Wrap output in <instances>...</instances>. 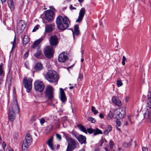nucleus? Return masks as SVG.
<instances>
[{
    "instance_id": "nucleus-54",
    "label": "nucleus",
    "mask_w": 151,
    "mask_h": 151,
    "mask_svg": "<svg viewBox=\"0 0 151 151\" xmlns=\"http://www.w3.org/2000/svg\"><path fill=\"white\" fill-rule=\"evenodd\" d=\"M6 143H5V142H4L3 143L2 146H3V148L4 149H5V148L6 147Z\"/></svg>"
},
{
    "instance_id": "nucleus-7",
    "label": "nucleus",
    "mask_w": 151,
    "mask_h": 151,
    "mask_svg": "<svg viewBox=\"0 0 151 151\" xmlns=\"http://www.w3.org/2000/svg\"><path fill=\"white\" fill-rule=\"evenodd\" d=\"M53 90L54 89L52 86L48 85L47 86L45 93L49 99H52L53 97Z\"/></svg>"
},
{
    "instance_id": "nucleus-17",
    "label": "nucleus",
    "mask_w": 151,
    "mask_h": 151,
    "mask_svg": "<svg viewBox=\"0 0 151 151\" xmlns=\"http://www.w3.org/2000/svg\"><path fill=\"white\" fill-rule=\"evenodd\" d=\"M67 59V56L65 52L60 54L58 57V60L60 62H64Z\"/></svg>"
},
{
    "instance_id": "nucleus-13",
    "label": "nucleus",
    "mask_w": 151,
    "mask_h": 151,
    "mask_svg": "<svg viewBox=\"0 0 151 151\" xmlns=\"http://www.w3.org/2000/svg\"><path fill=\"white\" fill-rule=\"evenodd\" d=\"M50 44L52 46H56L58 43V38L55 35L51 36L50 38Z\"/></svg>"
},
{
    "instance_id": "nucleus-42",
    "label": "nucleus",
    "mask_w": 151,
    "mask_h": 151,
    "mask_svg": "<svg viewBox=\"0 0 151 151\" xmlns=\"http://www.w3.org/2000/svg\"><path fill=\"white\" fill-rule=\"evenodd\" d=\"M116 125L117 126L119 127L120 126L121 123L120 121L118 119H117L116 121Z\"/></svg>"
},
{
    "instance_id": "nucleus-56",
    "label": "nucleus",
    "mask_w": 151,
    "mask_h": 151,
    "mask_svg": "<svg viewBox=\"0 0 151 151\" xmlns=\"http://www.w3.org/2000/svg\"><path fill=\"white\" fill-rule=\"evenodd\" d=\"M99 116L101 118H103L104 117L102 113H100L99 114Z\"/></svg>"
},
{
    "instance_id": "nucleus-28",
    "label": "nucleus",
    "mask_w": 151,
    "mask_h": 151,
    "mask_svg": "<svg viewBox=\"0 0 151 151\" xmlns=\"http://www.w3.org/2000/svg\"><path fill=\"white\" fill-rule=\"evenodd\" d=\"M52 141H53V138H50L48 140L47 142V144L51 148V149L52 150H54V148L53 147V143H52Z\"/></svg>"
},
{
    "instance_id": "nucleus-50",
    "label": "nucleus",
    "mask_w": 151,
    "mask_h": 151,
    "mask_svg": "<svg viewBox=\"0 0 151 151\" xmlns=\"http://www.w3.org/2000/svg\"><path fill=\"white\" fill-rule=\"evenodd\" d=\"M109 132L106 129L104 132V134L105 135H107Z\"/></svg>"
},
{
    "instance_id": "nucleus-57",
    "label": "nucleus",
    "mask_w": 151,
    "mask_h": 151,
    "mask_svg": "<svg viewBox=\"0 0 151 151\" xmlns=\"http://www.w3.org/2000/svg\"><path fill=\"white\" fill-rule=\"evenodd\" d=\"M93 151H99V148H96Z\"/></svg>"
},
{
    "instance_id": "nucleus-39",
    "label": "nucleus",
    "mask_w": 151,
    "mask_h": 151,
    "mask_svg": "<svg viewBox=\"0 0 151 151\" xmlns=\"http://www.w3.org/2000/svg\"><path fill=\"white\" fill-rule=\"evenodd\" d=\"M87 132H88L89 134H92L94 132V129H92L91 128H88L87 129Z\"/></svg>"
},
{
    "instance_id": "nucleus-2",
    "label": "nucleus",
    "mask_w": 151,
    "mask_h": 151,
    "mask_svg": "<svg viewBox=\"0 0 151 151\" xmlns=\"http://www.w3.org/2000/svg\"><path fill=\"white\" fill-rule=\"evenodd\" d=\"M45 78L49 82L57 84L59 78L57 72L53 70H49L45 75Z\"/></svg>"
},
{
    "instance_id": "nucleus-5",
    "label": "nucleus",
    "mask_w": 151,
    "mask_h": 151,
    "mask_svg": "<svg viewBox=\"0 0 151 151\" xmlns=\"http://www.w3.org/2000/svg\"><path fill=\"white\" fill-rule=\"evenodd\" d=\"M32 79L28 78L27 77H24L23 79V82L25 88L26 89V91L29 92L32 88Z\"/></svg>"
},
{
    "instance_id": "nucleus-1",
    "label": "nucleus",
    "mask_w": 151,
    "mask_h": 151,
    "mask_svg": "<svg viewBox=\"0 0 151 151\" xmlns=\"http://www.w3.org/2000/svg\"><path fill=\"white\" fill-rule=\"evenodd\" d=\"M56 24L58 28L60 30H65L69 27L70 21L67 17H63L61 16L58 17L56 19Z\"/></svg>"
},
{
    "instance_id": "nucleus-63",
    "label": "nucleus",
    "mask_w": 151,
    "mask_h": 151,
    "mask_svg": "<svg viewBox=\"0 0 151 151\" xmlns=\"http://www.w3.org/2000/svg\"><path fill=\"white\" fill-rule=\"evenodd\" d=\"M117 130H118V131L120 130V129L117 127Z\"/></svg>"
},
{
    "instance_id": "nucleus-12",
    "label": "nucleus",
    "mask_w": 151,
    "mask_h": 151,
    "mask_svg": "<svg viewBox=\"0 0 151 151\" xmlns=\"http://www.w3.org/2000/svg\"><path fill=\"white\" fill-rule=\"evenodd\" d=\"M26 25V24L24 21L22 20L20 21L18 23L17 28V32L21 33L24 29Z\"/></svg>"
},
{
    "instance_id": "nucleus-40",
    "label": "nucleus",
    "mask_w": 151,
    "mask_h": 151,
    "mask_svg": "<svg viewBox=\"0 0 151 151\" xmlns=\"http://www.w3.org/2000/svg\"><path fill=\"white\" fill-rule=\"evenodd\" d=\"M126 60V58L124 56H123L122 57V64L123 65H125V61Z\"/></svg>"
},
{
    "instance_id": "nucleus-46",
    "label": "nucleus",
    "mask_w": 151,
    "mask_h": 151,
    "mask_svg": "<svg viewBox=\"0 0 151 151\" xmlns=\"http://www.w3.org/2000/svg\"><path fill=\"white\" fill-rule=\"evenodd\" d=\"M131 145L130 143H128L127 142H125L124 143L123 145L124 147H127Z\"/></svg>"
},
{
    "instance_id": "nucleus-15",
    "label": "nucleus",
    "mask_w": 151,
    "mask_h": 151,
    "mask_svg": "<svg viewBox=\"0 0 151 151\" xmlns=\"http://www.w3.org/2000/svg\"><path fill=\"white\" fill-rule=\"evenodd\" d=\"M59 89L60 99L63 102H65L67 100V97L65 92L62 88H60Z\"/></svg>"
},
{
    "instance_id": "nucleus-45",
    "label": "nucleus",
    "mask_w": 151,
    "mask_h": 151,
    "mask_svg": "<svg viewBox=\"0 0 151 151\" xmlns=\"http://www.w3.org/2000/svg\"><path fill=\"white\" fill-rule=\"evenodd\" d=\"M112 127L110 125H108L107 126L106 129L109 132H110L112 130Z\"/></svg>"
},
{
    "instance_id": "nucleus-43",
    "label": "nucleus",
    "mask_w": 151,
    "mask_h": 151,
    "mask_svg": "<svg viewBox=\"0 0 151 151\" xmlns=\"http://www.w3.org/2000/svg\"><path fill=\"white\" fill-rule=\"evenodd\" d=\"M39 120H40V123L41 125L43 124L44 123H45V120L43 118H42V119H39Z\"/></svg>"
},
{
    "instance_id": "nucleus-49",
    "label": "nucleus",
    "mask_w": 151,
    "mask_h": 151,
    "mask_svg": "<svg viewBox=\"0 0 151 151\" xmlns=\"http://www.w3.org/2000/svg\"><path fill=\"white\" fill-rule=\"evenodd\" d=\"M24 65L26 67L27 69H29V63L28 62H25L24 63Z\"/></svg>"
},
{
    "instance_id": "nucleus-8",
    "label": "nucleus",
    "mask_w": 151,
    "mask_h": 151,
    "mask_svg": "<svg viewBox=\"0 0 151 151\" xmlns=\"http://www.w3.org/2000/svg\"><path fill=\"white\" fill-rule=\"evenodd\" d=\"M125 113L124 110L122 108H118L114 111V115L116 118H123Z\"/></svg>"
},
{
    "instance_id": "nucleus-11",
    "label": "nucleus",
    "mask_w": 151,
    "mask_h": 151,
    "mask_svg": "<svg viewBox=\"0 0 151 151\" xmlns=\"http://www.w3.org/2000/svg\"><path fill=\"white\" fill-rule=\"evenodd\" d=\"M54 13L50 10H48L45 12V18L48 21L51 22L53 18Z\"/></svg>"
},
{
    "instance_id": "nucleus-30",
    "label": "nucleus",
    "mask_w": 151,
    "mask_h": 151,
    "mask_svg": "<svg viewBox=\"0 0 151 151\" xmlns=\"http://www.w3.org/2000/svg\"><path fill=\"white\" fill-rule=\"evenodd\" d=\"M109 146L111 151H115L114 150V142L111 140H110L109 142Z\"/></svg>"
},
{
    "instance_id": "nucleus-41",
    "label": "nucleus",
    "mask_w": 151,
    "mask_h": 151,
    "mask_svg": "<svg viewBox=\"0 0 151 151\" xmlns=\"http://www.w3.org/2000/svg\"><path fill=\"white\" fill-rule=\"evenodd\" d=\"M88 121H91L92 123H94L96 122L94 119L91 117L88 118Z\"/></svg>"
},
{
    "instance_id": "nucleus-58",
    "label": "nucleus",
    "mask_w": 151,
    "mask_h": 151,
    "mask_svg": "<svg viewBox=\"0 0 151 151\" xmlns=\"http://www.w3.org/2000/svg\"><path fill=\"white\" fill-rule=\"evenodd\" d=\"M1 0V1L2 3L3 4V3H4L5 2L6 0Z\"/></svg>"
},
{
    "instance_id": "nucleus-53",
    "label": "nucleus",
    "mask_w": 151,
    "mask_h": 151,
    "mask_svg": "<svg viewBox=\"0 0 151 151\" xmlns=\"http://www.w3.org/2000/svg\"><path fill=\"white\" fill-rule=\"evenodd\" d=\"M48 127L50 128V130H52L53 129V127L52 124L48 126Z\"/></svg>"
},
{
    "instance_id": "nucleus-38",
    "label": "nucleus",
    "mask_w": 151,
    "mask_h": 151,
    "mask_svg": "<svg viewBox=\"0 0 151 151\" xmlns=\"http://www.w3.org/2000/svg\"><path fill=\"white\" fill-rule=\"evenodd\" d=\"M55 135L59 141H61L62 140V137L60 134L57 133H56L55 134Z\"/></svg>"
},
{
    "instance_id": "nucleus-9",
    "label": "nucleus",
    "mask_w": 151,
    "mask_h": 151,
    "mask_svg": "<svg viewBox=\"0 0 151 151\" xmlns=\"http://www.w3.org/2000/svg\"><path fill=\"white\" fill-rule=\"evenodd\" d=\"M34 88L35 89L40 92L42 91L44 88V84L41 81L37 80L34 83Z\"/></svg>"
},
{
    "instance_id": "nucleus-64",
    "label": "nucleus",
    "mask_w": 151,
    "mask_h": 151,
    "mask_svg": "<svg viewBox=\"0 0 151 151\" xmlns=\"http://www.w3.org/2000/svg\"><path fill=\"white\" fill-rule=\"evenodd\" d=\"M105 150L106 151H109L108 149L107 148H105Z\"/></svg>"
},
{
    "instance_id": "nucleus-23",
    "label": "nucleus",
    "mask_w": 151,
    "mask_h": 151,
    "mask_svg": "<svg viewBox=\"0 0 151 151\" xmlns=\"http://www.w3.org/2000/svg\"><path fill=\"white\" fill-rule=\"evenodd\" d=\"M35 68L36 71H40L43 68V65L42 64L40 63H37L35 65Z\"/></svg>"
},
{
    "instance_id": "nucleus-22",
    "label": "nucleus",
    "mask_w": 151,
    "mask_h": 151,
    "mask_svg": "<svg viewBox=\"0 0 151 151\" xmlns=\"http://www.w3.org/2000/svg\"><path fill=\"white\" fill-rule=\"evenodd\" d=\"M144 116L145 118L149 119L150 122L151 123V112L148 109H147L145 110L144 113Z\"/></svg>"
},
{
    "instance_id": "nucleus-61",
    "label": "nucleus",
    "mask_w": 151,
    "mask_h": 151,
    "mask_svg": "<svg viewBox=\"0 0 151 151\" xmlns=\"http://www.w3.org/2000/svg\"><path fill=\"white\" fill-rule=\"evenodd\" d=\"M78 1L80 2H82L83 1V0H78Z\"/></svg>"
},
{
    "instance_id": "nucleus-29",
    "label": "nucleus",
    "mask_w": 151,
    "mask_h": 151,
    "mask_svg": "<svg viewBox=\"0 0 151 151\" xmlns=\"http://www.w3.org/2000/svg\"><path fill=\"white\" fill-rule=\"evenodd\" d=\"M78 127L80 130L86 133H87V129L84 126L81 125L79 124L78 125Z\"/></svg>"
},
{
    "instance_id": "nucleus-34",
    "label": "nucleus",
    "mask_w": 151,
    "mask_h": 151,
    "mask_svg": "<svg viewBox=\"0 0 151 151\" xmlns=\"http://www.w3.org/2000/svg\"><path fill=\"white\" fill-rule=\"evenodd\" d=\"M91 109L92 112L93 113L94 115H96L98 113V111L96 109V108L94 106H92Z\"/></svg>"
},
{
    "instance_id": "nucleus-59",
    "label": "nucleus",
    "mask_w": 151,
    "mask_h": 151,
    "mask_svg": "<svg viewBox=\"0 0 151 151\" xmlns=\"http://www.w3.org/2000/svg\"><path fill=\"white\" fill-rule=\"evenodd\" d=\"M73 86H71L69 87V88L70 89H73Z\"/></svg>"
},
{
    "instance_id": "nucleus-16",
    "label": "nucleus",
    "mask_w": 151,
    "mask_h": 151,
    "mask_svg": "<svg viewBox=\"0 0 151 151\" xmlns=\"http://www.w3.org/2000/svg\"><path fill=\"white\" fill-rule=\"evenodd\" d=\"M85 13V9L84 8H82L79 13V15L78 19L76 20V22H80L82 20Z\"/></svg>"
},
{
    "instance_id": "nucleus-62",
    "label": "nucleus",
    "mask_w": 151,
    "mask_h": 151,
    "mask_svg": "<svg viewBox=\"0 0 151 151\" xmlns=\"http://www.w3.org/2000/svg\"><path fill=\"white\" fill-rule=\"evenodd\" d=\"M83 60H84V59L83 58L81 59V61L82 62L83 61Z\"/></svg>"
},
{
    "instance_id": "nucleus-24",
    "label": "nucleus",
    "mask_w": 151,
    "mask_h": 151,
    "mask_svg": "<svg viewBox=\"0 0 151 151\" xmlns=\"http://www.w3.org/2000/svg\"><path fill=\"white\" fill-rule=\"evenodd\" d=\"M73 37H74V35H78L79 33V30L78 26L77 25H76L74 27V31H73Z\"/></svg>"
},
{
    "instance_id": "nucleus-26",
    "label": "nucleus",
    "mask_w": 151,
    "mask_h": 151,
    "mask_svg": "<svg viewBox=\"0 0 151 151\" xmlns=\"http://www.w3.org/2000/svg\"><path fill=\"white\" fill-rule=\"evenodd\" d=\"M7 2L9 7L11 10H13L14 8V5L13 0H8Z\"/></svg>"
},
{
    "instance_id": "nucleus-27",
    "label": "nucleus",
    "mask_w": 151,
    "mask_h": 151,
    "mask_svg": "<svg viewBox=\"0 0 151 151\" xmlns=\"http://www.w3.org/2000/svg\"><path fill=\"white\" fill-rule=\"evenodd\" d=\"M29 41V39L27 35H24L22 39V42L24 44H26L28 43Z\"/></svg>"
},
{
    "instance_id": "nucleus-33",
    "label": "nucleus",
    "mask_w": 151,
    "mask_h": 151,
    "mask_svg": "<svg viewBox=\"0 0 151 151\" xmlns=\"http://www.w3.org/2000/svg\"><path fill=\"white\" fill-rule=\"evenodd\" d=\"M12 50L15 47V46L17 45V42H16V40L15 36L14 37V40L13 42H12Z\"/></svg>"
},
{
    "instance_id": "nucleus-35",
    "label": "nucleus",
    "mask_w": 151,
    "mask_h": 151,
    "mask_svg": "<svg viewBox=\"0 0 151 151\" xmlns=\"http://www.w3.org/2000/svg\"><path fill=\"white\" fill-rule=\"evenodd\" d=\"M113 116V115L112 113L110 111L109 114L107 115L106 117L109 120Z\"/></svg>"
},
{
    "instance_id": "nucleus-14",
    "label": "nucleus",
    "mask_w": 151,
    "mask_h": 151,
    "mask_svg": "<svg viewBox=\"0 0 151 151\" xmlns=\"http://www.w3.org/2000/svg\"><path fill=\"white\" fill-rule=\"evenodd\" d=\"M55 24L53 23L46 24L45 27V32L49 33L52 32L55 29Z\"/></svg>"
},
{
    "instance_id": "nucleus-25",
    "label": "nucleus",
    "mask_w": 151,
    "mask_h": 151,
    "mask_svg": "<svg viewBox=\"0 0 151 151\" xmlns=\"http://www.w3.org/2000/svg\"><path fill=\"white\" fill-rule=\"evenodd\" d=\"M43 56V54L41 51L40 50L39 48H38L37 53L34 55V56L37 58H40Z\"/></svg>"
},
{
    "instance_id": "nucleus-4",
    "label": "nucleus",
    "mask_w": 151,
    "mask_h": 151,
    "mask_svg": "<svg viewBox=\"0 0 151 151\" xmlns=\"http://www.w3.org/2000/svg\"><path fill=\"white\" fill-rule=\"evenodd\" d=\"M32 142V139L31 137L29 134H27L25 137V139L23 141L22 145V151H27L28 146L30 145Z\"/></svg>"
},
{
    "instance_id": "nucleus-21",
    "label": "nucleus",
    "mask_w": 151,
    "mask_h": 151,
    "mask_svg": "<svg viewBox=\"0 0 151 151\" xmlns=\"http://www.w3.org/2000/svg\"><path fill=\"white\" fill-rule=\"evenodd\" d=\"M43 40V37H41L35 41L33 44L32 48H35L42 42Z\"/></svg>"
},
{
    "instance_id": "nucleus-52",
    "label": "nucleus",
    "mask_w": 151,
    "mask_h": 151,
    "mask_svg": "<svg viewBox=\"0 0 151 151\" xmlns=\"http://www.w3.org/2000/svg\"><path fill=\"white\" fill-rule=\"evenodd\" d=\"M70 9L71 10H73V9H76V8L73 7L72 5H71L70 6Z\"/></svg>"
},
{
    "instance_id": "nucleus-32",
    "label": "nucleus",
    "mask_w": 151,
    "mask_h": 151,
    "mask_svg": "<svg viewBox=\"0 0 151 151\" xmlns=\"http://www.w3.org/2000/svg\"><path fill=\"white\" fill-rule=\"evenodd\" d=\"M4 75V73L2 67L0 65V77L1 78H3Z\"/></svg>"
},
{
    "instance_id": "nucleus-18",
    "label": "nucleus",
    "mask_w": 151,
    "mask_h": 151,
    "mask_svg": "<svg viewBox=\"0 0 151 151\" xmlns=\"http://www.w3.org/2000/svg\"><path fill=\"white\" fill-rule=\"evenodd\" d=\"M14 110L11 111L9 110V112L8 114V119L10 121H13L15 119L16 117V114Z\"/></svg>"
},
{
    "instance_id": "nucleus-36",
    "label": "nucleus",
    "mask_w": 151,
    "mask_h": 151,
    "mask_svg": "<svg viewBox=\"0 0 151 151\" xmlns=\"http://www.w3.org/2000/svg\"><path fill=\"white\" fill-rule=\"evenodd\" d=\"M83 78V75L82 74H79V75L78 77V81H80L82 80Z\"/></svg>"
},
{
    "instance_id": "nucleus-19",
    "label": "nucleus",
    "mask_w": 151,
    "mask_h": 151,
    "mask_svg": "<svg viewBox=\"0 0 151 151\" xmlns=\"http://www.w3.org/2000/svg\"><path fill=\"white\" fill-rule=\"evenodd\" d=\"M112 101L114 104L119 106H121L122 105L121 101L116 96H114L112 98Z\"/></svg>"
},
{
    "instance_id": "nucleus-51",
    "label": "nucleus",
    "mask_w": 151,
    "mask_h": 151,
    "mask_svg": "<svg viewBox=\"0 0 151 151\" xmlns=\"http://www.w3.org/2000/svg\"><path fill=\"white\" fill-rule=\"evenodd\" d=\"M50 10L52 11V12H53V11H55V8L54 7H53V6H50Z\"/></svg>"
},
{
    "instance_id": "nucleus-55",
    "label": "nucleus",
    "mask_w": 151,
    "mask_h": 151,
    "mask_svg": "<svg viewBox=\"0 0 151 151\" xmlns=\"http://www.w3.org/2000/svg\"><path fill=\"white\" fill-rule=\"evenodd\" d=\"M142 151H148L147 149V148L143 147L142 149Z\"/></svg>"
},
{
    "instance_id": "nucleus-10",
    "label": "nucleus",
    "mask_w": 151,
    "mask_h": 151,
    "mask_svg": "<svg viewBox=\"0 0 151 151\" xmlns=\"http://www.w3.org/2000/svg\"><path fill=\"white\" fill-rule=\"evenodd\" d=\"M44 52L45 56L48 58H50L53 56V48L49 46H47L44 49Z\"/></svg>"
},
{
    "instance_id": "nucleus-6",
    "label": "nucleus",
    "mask_w": 151,
    "mask_h": 151,
    "mask_svg": "<svg viewBox=\"0 0 151 151\" xmlns=\"http://www.w3.org/2000/svg\"><path fill=\"white\" fill-rule=\"evenodd\" d=\"M9 110H14L15 113H18L19 111L18 102L16 98H14L12 101Z\"/></svg>"
},
{
    "instance_id": "nucleus-47",
    "label": "nucleus",
    "mask_w": 151,
    "mask_h": 151,
    "mask_svg": "<svg viewBox=\"0 0 151 151\" xmlns=\"http://www.w3.org/2000/svg\"><path fill=\"white\" fill-rule=\"evenodd\" d=\"M28 56V52H26L24 55V59H26Z\"/></svg>"
},
{
    "instance_id": "nucleus-60",
    "label": "nucleus",
    "mask_w": 151,
    "mask_h": 151,
    "mask_svg": "<svg viewBox=\"0 0 151 151\" xmlns=\"http://www.w3.org/2000/svg\"><path fill=\"white\" fill-rule=\"evenodd\" d=\"M84 50H82V52H81V54H82V55H83V54H84Z\"/></svg>"
},
{
    "instance_id": "nucleus-37",
    "label": "nucleus",
    "mask_w": 151,
    "mask_h": 151,
    "mask_svg": "<svg viewBox=\"0 0 151 151\" xmlns=\"http://www.w3.org/2000/svg\"><path fill=\"white\" fill-rule=\"evenodd\" d=\"M116 84L118 87H120L122 86V83L121 81L118 80L116 81Z\"/></svg>"
},
{
    "instance_id": "nucleus-20",
    "label": "nucleus",
    "mask_w": 151,
    "mask_h": 151,
    "mask_svg": "<svg viewBox=\"0 0 151 151\" xmlns=\"http://www.w3.org/2000/svg\"><path fill=\"white\" fill-rule=\"evenodd\" d=\"M77 138L81 144H85L86 143V138L84 136L80 135L78 136Z\"/></svg>"
},
{
    "instance_id": "nucleus-31",
    "label": "nucleus",
    "mask_w": 151,
    "mask_h": 151,
    "mask_svg": "<svg viewBox=\"0 0 151 151\" xmlns=\"http://www.w3.org/2000/svg\"><path fill=\"white\" fill-rule=\"evenodd\" d=\"M102 131L99 129L98 128H97L95 129H94V131L93 134L94 135H96L99 134H102Z\"/></svg>"
},
{
    "instance_id": "nucleus-3",
    "label": "nucleus",
    "mask_w": 151,
    "mask_h": 151,
    "mask_svg": "<svg viewBox=\"0 0 151 151\" xmlns=\"http://www.w3.org/2000/svg\"><path fill=\"white\" fill-rule=\"evenodd\" d=\"M67 141L68 145L66 151H72L78 145L76 140L69 137L68 135L64 132H62Z\"/></svg>"
},
{
    "instance_id": "nucleus-44",
    "label": "nucleus",
    "mask_w": 151,
    "mask_h": 151,
    "mask_svg": "<svg viewBox=\"0 0 151 151\" xmlns=\"http://www.w3.org/2000/svg\"><path fill=\"white\" fill-rule=\"evenodd\" d=\"M39 25H36L34 28L32 30L33 32H35L39 28Z\"/></svg>"
},
{
    "instance_id": "nucleus-48",
    "label": "nucleus",
    "mask_w": 151,
    "mask_h": 151,
    "mask_svg": "<svg viewBox=\"0 0 151 151\" xmlns=\"http://www.w3.org/2000/svg\"><path fill=\"white\" fill-rule=\"evenodd\" d=\"M130 97L129 96H126L125 98V101L127 103L128 102Z\"/></svg>"
}]
</instances>
